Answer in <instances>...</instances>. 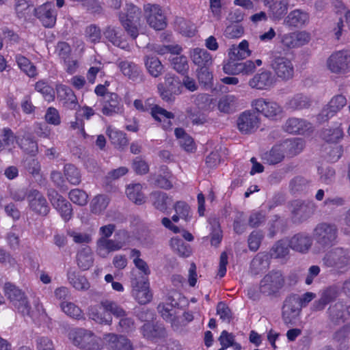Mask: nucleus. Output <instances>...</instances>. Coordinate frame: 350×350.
Wrapping results in <instances>:
<instances>
[{
    "instance_id": "nucleus-64",
    "label": "nucleus",
    "mask_w": 350,
    "mask_h": 350,
    "mask_svg": "<svg viewBox=\"0 0 350 350\" xmlns=\"http://www.w3.org/2000/svg\"><path fill=\"white\" fill-rule=\"evenodd\" d=\"M35 89L36 91L40 92L44 99L47 101H51L54 98L53 89L47 85L43 81H39L35 84Z\"/></svg>"
},
{
    "instance_id": "nucleus-51",
    "label": "nucleus",
    "mask_w": 350,
    "mask_h": 350,
    "mask_svg": "<svg viewBox=\"0 0 350 350\" xmlns=\"http://www.w3.org/2000/svg\"><path fill=\"white\" fill-rule=\"evenodd\" d=\"M172 250L181 257H188L191 254V250L188 244L178 237H173L170 241Z\"/></svg>"
},
{
    "instance_id": "nucleus-12",
    "label": "nucleus",
    "mask_w": 350,
    "mask_h": 350,
    "mask_svg": "<svg viewBox=\"0 0 350 350\" xmlns=\"http://www.w3.org/2000/svg\"><path fill=\"white\" fill-rule=\"evenodd\" d=\"M271 68L275 75L281 81H288L294 76V66L291 60L286 57H274L271 60Z\"/></svg>"
},
{
    "instance_id": "nucleus-4",
    "label": "nucleus",
    "mask_w": 350,
    "mask_h": 350,
    "mask_svg": "<svg viewBox=\"0 0 350 350\" xmlns=\"http://www.w3.org/2000/svg\"><path fill=\"white\" fill-rule=\"evenodd\" d=\"M141 10L133 4H126L125 12L120 14V21L127 33L135 38L138 36L140 20Z\"/></svg>"
},
{
    "instance_id": "nucleus-36",
    "label": "nucleus",
    "mask_w": 350,
    "mask_h": 350,
    "mask_svg": "<svg viewBox=\"0 0 350 350\" xmlns=\"http://www.w3.org/2000/svg\"><path fill=\"white\" fill-rule=\"evenodd\" d=\"M106 134L111 143L116 148H121L126 146L128 144V139L126 137V134L111 126H109L107 128Z\"/></svg>"
},
{
    "instance_id": "nucleus-28",
    "label": "nucleus",
    "mask_w": 350,
    "mask_h": 350,
    "mask_svg": "<svg viewBox=\"0 0 350 350\" xmlns=\"http://www.w3.org/2000/svg\"><path fill=\"white\" fill-rule=\"evenodd\" d=\"M88 314L90 319L97 323L108 325L112 323L113 318L103 308V300L99 304L90 306L88 308Z\"/></svg>"
},
{
    "instance_id": "nucleus-26",
    "label": "nucleus",
    "mask_w": 350,
    "mask_h": 350,
    "mask_svg": "<svg viewBox=\"0 0 350 350\" xmlns=\"http://www.w3.org/2000/svg\"><path fill=\"white\" fill-rule=\"evenodd\" d=\"M28 202L30 208L36 213L43 215L48 213L49 208L46 200L38 190L30 189Z\"/></svg>"
},
{
    "instance_id": "nucleus-45",
    "label": "nucleus",
    "mask_w": 350,
    "mask_h": 350,
    "mask_svg": "<svg viewBox=\"0 0 350 350\" xmlns=\"http://www.w3.org/2000/svg\"><path fill=\"white\" fill-rule=\"evenodd\" d=\"M103 306L108 311V314L117 319L124 317L127 312L118 302L111 299L103 300Z\"/></svg>"
},
{
    "instance_id": "nucleus-54",
    "label": "nucleus",
    "mask_w": 350,
    "mask_h": 350,
    "mask_svg": "<svg viewBox=\"0 0 350 350\" xmlns=\"http://www.w3.org/2000/svg\"><path fill=\"white\" fill-rule=\"evenodd\" d=\"M16 141V136L9 128L0 129V150L13 146Z\"/></svg>"
},
{
    "instance_id": "nucleus-59",
    "label": "nucleus",
    "mask_w": 350,
    "mask_h": 350,
    "mask_svg": "<svg viewBox=\"0 0 350 350\" xmlns=\"http://www.w3.org/2000/svg\"><path fill=\"white\" fill-rule=\"evenodd\" d=\"M135 329L134 319L132 317H128V313L124 317L119 318L118 325V331L123 333H131Z\"/></svg>"
},
{
    "instance_id": "nucleus-5",
    "label": "nucleus",
    "mask_w": 350,
    "mask_h": 350,
    "mask_svg": "<svg viewBox=\"0 0 350 350\" xmlns=\"http://www.w3.org/2000/svg\"><path fill=\"white\" fill-rule=\"evenodd\" d=\"M312 234L317 244L325 248L335 244L338 229L334 224L322 222L315 226Z\"/></svg>"
},
{
    "instance_id": "nucleus-48",
    "label": "nucleus",
    "mask_w": 350,
    "mask_h": 350,
    "mask_svg": "<svg viewBox=\"0 0 350 350\" xmlns=\"http://www.w3.org/2000/svg\"><path fill=\"white\" fill-rule=\"evenodd\" d=\"M109 202V198L105 195H98L91 201L90 209L94 214L102 213L107 207Z\"/></svg>"
},
{
    "instance_id": "nucleus-22",
    "label": "nucleus",
    "mask_w": 350,
    "mask_h": 350,
    "mask_svg": "<svg viewBox=\"0 0 350 350\" xmlns=\"http://www.w3.org/2000/svg\"><path fill=\"white\" fill-rule=\"evenodd\" d=\"M310 40V33L302 31L288 33L283 35L281 42L284 46L288 49H293L308 44Z\"/></svg>"
},
{
    "instance_id": "nucleus-34",
    "label": "nucleus",
    "mask_w": 350,
    "mask_h": 350,
    "mask_svg": "<svg viewBox=\"0 0 350 350\" xmlns=\"http://www.w3.org/2000/svg\"><path fill=\"white\" fill-rule=\"evenodd\" d=\"M57 96L63 101V105L67 109L73 110L79 107L76 96L73 91L65 86L61 85L57 89Z\"/></svg>"
},
{
    "instance_id": "nucleus-25",
    "label": "nucleus",
    "mask_w": 350,
    "mask_h": 350,
    "mask_svg": "<svg viewBox=\"0 0 350 350\" xmlns=\"http://www.w3.org/2000/svg\"><path fill=\"white\" fill-rule=\"evenodd\" d=\"M274 83V77L269 70H262L256 74L248 82L252 88L261 90L270 89Z\"/></svg>"
},
{
    "instance_id": "nucleus-31",
    "label": "nucleus",
    "mask_w": 350,
    "mask_h": 350,
    "mask_svg": "<svg viewBox=\"0 0 350 350\" xmlns=\"http://www.w3.org/2000/svg\"><path fill=\"white\" fill-rule=\"evenodd\" d=\"M347 104V99L342 95L334 96L329 103L323 108L321 116L326 120L333 117L336 113L340 111Z\"/></svg>"
},
{
    "instance_id": "nucleus-29",
    "label": "nucleus",
    "mask_w": 350,
    "mask_h": 350,
    "mask_svg": "<svg viewBox=\"0 0 350 350\" xmlns=\"http://www.w3.org/2000/svg\"><path fill=\"white\" fill-rule=\"evenodd\" d=\"M284 130L293 134H305L312 131V124L304 119L291 118L284 126Z\"/></svg>"
},
{
    "instance_id": "nucleus-52",
    "label": "nucleus",
    "mask_w": 350,
    "mask_h": 350,
    "mask_svg": "<svg viewBox=\"0 0 350 350\" xmlns=\"http://www.w3.org/2000/svg\"><path fill=\"white\" fill-rule=\"evenodd\" d=\"M62 310L68 317L75 319H81L83 317L81 309L72 302L62 301L60 304Z\"/></svg>"
},
{
    "instance_id": "nucleus-16",
    "label": "nucleus",
    "mask_w": 350,
    "mask_h": 350,
    "mask_svg": "<svg viewBox=\"0 0 350 350\" xmlns=\"http://www.w3.org/2000/svg\"><path fill=\"white\" fill-rule=\"evenodd\" d=\"M301 309L297 304L294 297L288 296L284 301L282 311V318L285 325L293 326L301 314Z\"/></svg>"
},
{
    "instance_id": "nucleus-43",
    "label": "nucleus",
    "mask_w": 350,
    "mask_h": 350,
    "mask_svg": "<svg viewBox=\"0 0 350 350\" xmlns=\"http://www.w3.org/2000/svg\"><path fill=\"white\" fill-rule=\"evenodd\" d=\"M310 105L311 101L308 96L301 94L294 95L286 102V107L293 110H299L308 108Z\"/></svg>"
},
{
    "instance_id": "nucleus-14",
    "label": "nucleus",
    "mask_w": 350,
    "mask_h": 350,
    "mask_svg": "<svg viewBox=\"0 0 350 350\" xmlns=\"http://www.w3.org/2000/svg\"><path fill=\"white\" fill-rule=\"evenodd\" d=\"M101 112L106 116H113L124 111L121 98L116 93L107 92L100 100Z\"/></svg>"
},
{
    "instance_id": "nucleus-46",
    "label": "nucleus",
    "mask_w": 350,
    "mask_h": 350,
    "mask_svg": "<svg viewBox=\"0 0 350 350\" xmlns=\"http://www.w3.org/2000/svg\"><path fill=\"white\" fill-rule=\"evenodd\" d=\"M16 63L20 69L29 77H35L38 75L36 67L25 56L16 55Z\"/></svg>"
},
{
    "instance_id": "nucleus-35",
    "label": "nucleus",
    "mask_w": 350,
    "mask_h": 350,
    "mask_svg": "<svg viewBox=\"0 0 350 350\" xmlns=\"http://www.w3.org/2000/svg\"><path fill=\"white\" fill-rule=\"evenodd\" d=\"M141 332L144 337L151 340L163 338L165 336V329L163 326L151 323H145L141 328Z\"/></svg>"
},
{
    "instance_id": "nucleus-11",
    "label": "nucleus",
    "mask_w": 350,
    "mask_h": 350,
    "mask_svg": "<svg viewBox=\"0 0 350 350\" xmlns=\"http://www.w3.org/2000/svg\"><path fill=\"white\" fill-rule=\"evenodd\" d=\"M144 14L147 23L156 30L163 29L166 26L165 16L161 8L157 4L144 5Z\"/></svg>"
},
{
    "instance_id": "nucleus-44",
    "label": "nucleus",
    "mask_w": 350,
    "mask_h": 350,
    "mask_svg": "<svg viewBox=\"0 0 350 350\" xmlns=\"http://www.w3.org/2000/svg\"><path fill=\"white\" fill-rule=\"evenodd\" d=\"M145 66L148 73L153 77H159L163 72V66L161 61L155 57L146 56Z\"/></svg>"
},
{
    "instance_id": "nucleus-33",
    "label": "nucleus",
    "mask_w": 350,
    "mask_h": 350,
    "mask_svg": "<svg viewBox=\"0 0 350 350\" xmlns=\"http://www.w3.org/2000/svg\"><path fill=\"white\" fill-rule=\"evenodd\" d=\"M152 116L155 120L161 123L163 129H171L172 120L174 118V115L172 112L166 111L159 105H154L152 108Z\"/></svg>"
},
{
    "instance_id": "nucleus-62",
    "label": "nucleus",
    "mask_w": 350,
    "mask_h": 350,
    "mask_svg": "<svg viewBox=\"0 0 350 350\" xmlns=\"http://www.w3.org/2000/svg\"><path fill=\"white\" fill-rule=\"evenodd\" d=\"M85 38L88 42L91 43L99 42L101 38L100 28L95 25L88 26L85 29Z\"/></svg>"
},
{
    "instance_id": "nucleus-38",
    "label": "nucleus",
    "mask_w": 350,
    "mask_h": 350,
    "mask_svg": "<svg viewBox=\"0 0 350 350\" xmlns=\"http://www.w3.org/2000/svg\"><path fill=\"white\" fill-rule=\"evenodd\" d=\"M251 55L249 49V43L247 40H242L237 46H233L229 51V56L231 60L237 61L244 59Z\"/></svg>"
},
{
    "instance_id": "nucleus-18",
    "label": "nucleus",
    "mask_w": 350,
    "mask_h": 350,
    "mask_svg": "<svg viewBox=\"0 0 350 350\" xmlns=\"http://www.w3.org/2000/svg\"><path fill=\"white\" fill-rule=\"evenodd\" d=\"M260 125V118L258 115L251 111L241 113L237 119L238 129L244 134L255 131Z\"/></svg>"
},
{
    "instance_id": "nucleus-40",
    "label": "nucleus",
    "mask_w": 350,
    "mask_h": 350,
    "mask_svg": "<svg viewBox=\"0 0 350 350\" xmlns=\"http://www.w3.org/2000/svg\"><path fill=\"white\" fill-rule=\"evenodd\" d=\"M285 154L280 144L274 146L269 151L262 154V160L270 165L280 163L284 158Z\"/></svg>"
},
{
    "instance_id": "nucleus-50",
    "label": "nucleus",
    "mask_w": 350,
    "mask_h": 350,
    "mask_svg": "<svg viewBox=\"0 0 350 350\" xmlns=\"http://www.w3.org/2000/svg\"><path fill=\"white\" fill-rule=\"evenodd\" d=\"M319 181L325 185L333 183L336 178L335 170L328 165H322L318 168Z\"/></svg>"
},
{
    "instance_id": "nucleus-10",
    "label": "nucleus",
    "mask_w": 350,
    "mask_h": 350,
    "mask_svg": "<svg viewBox=\"0 0 350 350\" xmlns=\"http://www.w3.org/2000/svg\"><path fill=\"white\" fill-rule=\"evenodd\" d=\"M327 68L333 73H346L350 70V51H338L332 53L327 60Z\"/></svg>"
},
{
    "instance_id": "nucleus-3",
    "label": "nucleus",
    "mask_w": 350,
    "mask_h": 350,
    "mask_svg": "<svg viewBox=\"0 0 350 350\" xmlns=\"http://www.w3.org/2000/svg\"><path fill=\"white\" fill-rule=\"evenodd\" d=\"M72 344L83 350H100L102 348L100 337L93 332L83 328H76L68 334Z\"/></svg>"
},
{
    "instance_id": "nucleus-53",
    "label": "nucleus",
    "mask_w": 350,
    "mask_h": 350,
    "mask_svg": "<svg viewBox=\"0 0 350 350\" xmlns=\"http://www.w3.org/2000/svg\"><path fill=\"white\" fill-rule=\"evenodd\" d=\"M64 173L66 180L70 184L77 185L81 183L80 172L75 165L71 164L65 165Z\"/></svg>"
},
{
    "instance_id": "nucleus-1",
    "label": "nucleus",
    "mask_w": 350,
    "mask_h": 350,
    "mask_svg": "<svg viewBox=\"0 0 350 350\" xmlns=\"http://www.w3.org/2000/svg\"><path fill=\"white\" fill-rule=\"evenodd\" d=\"M3 291L14 310L23 317L35 319L43 312L42 306L39 302L35 303V310H31L25 292L15 284L9 282H5Z\"/></svg>"
},
{
    "instance_id": "nucleus-6",
    "label": "nucleus",
    "mask_w": 350,
    "mask_h": 350,
    "mask_svg": "<svg viewBox=\"0 0 350 350\" xmlns=\"http://www.w3.org/2000/svg\"><path fill=\"white\" fill-rule=\"evenodd\" d=\"M251 105L255 111L269 120H277L283 113L282 107L270 99L259 98L252 100Z\"/></svg>"
},
{
    "instance_id": "nucleus-60",
    "label": "nucleus",
    "mask_w": 350,
    "mask_h": 350,
    "mask_svg": "<svg viewBox=\"0 0 350 350\" xmlns=\"http://www.w3.org/2000/svg\"><path fill=\"white\" fill-rule=\"evenodd\" d=\"M236 103V98L232 95H228L220 98L218 103V109L221 112L228 113L233 111Z\"/></svg>"
},
{
    "instance_id": "nucleus-55",
    "label": "nucleus",
    "mask_w": 350,
    "mask_h": 350,
    "mask_svg": "<svg viewBox=\"0 0 350 350\" xmlns=\"http://www.w3.org/2000/svg\"><path fill=\"white\" fill-rule=\"evenodd\" d=\"M344 136L343 130L340 126L325 129L323 132V138L327 142L337 143Z\"/></svg>"
},
{
    "instance_id": "nucleus-37",
    "label": "nucleus",
    "mask_w": 350,
    "mask_h": 350,
    "mask_svg": "<svg viewBox=\"0 0 350 350\" xmlns=\"http://www.w3.org/2000/svg\"><path fill=\"white\" fill-rule=\"evenodd\" d=\"M67 276L70 284L76 290L85 291L90 288V282L85 276L80 273L69 271Z\"/></svg>"
},
{
    "instance_id": "nucleus-63",
    "label": "nucleus",
    "mask_w": 350,
    "mask_h": 350,
    "mask_svg": "<svg viewBox=\"0 0 350 350\" xmlns=\"http://www.w3.org/2000/svg\"><path fill=\"white\" fill-rule=\"evenodd\" d=\"M197 77L199 82L204 86H211L212 85L213 76L212 72L209 70V67L198 68Z\"/></svg>"
},
{
    "instance_id": "nucleus-24",
    "label": "nucleus",
    "mask_w": 350,
    "mask_h": 350,
    "mask_svg": "<svg viewBox=\"0 0 350 350\" xmlns=\"http://www.w3.org/2000/svg\"><path fill=\"white\" fill-rule=\"evenodd\" d=\"M312 245V239L307 233L299 232L288 239L289 247L295 252L302 254L308 253Z\"/></svg>"
},
{
    "instance_id": "nucleus-27",
    "label": "nucleus",
    "mask_w": 350,
    "mask_h": 350,
    "mask_svg": "<svg viewBox=\"0 0 350 350\" xmlns=\"http://www.w3.org/2000/svg\"><path fill=\"white\" fill-rule=\"evenodd\" d=\"M310 16L301 9L291 11L284 20V24L291 27L300 28L308 23Z\"/></svg>"
},
{
    "instance_id": "nucleus-15",
    "label": "nucleus",
    "mask_w": 350,
    "mask_h": 350,
    "mask_svg": "<svg viewBox=\"0 0 350 350\" xmlns=\"http://www.w3.org/2000/svg\"><path fill=\"white\" fill-rule=\"evenodd\" d=\"M263 4L268 8L269 18L275 23L282 20L289 9L288 0H263Z\"/></svg>"
},
{
    "instance_id": "nucleus-49",
    "label": "nucleus",
    "mask_w": 350,
    "mask_h": 350,
    "mask_svg": "<svg viewBox=\"0 0 350 350\" xmlns=\"http://www.w3.org/2000/svg\"><path fill=\"white\" fill-rule=\"evenodd\" d=\"M77 263L83 270L88 269L92 265L93 256L90 247H84L77 254Z\"/></svg>"
},
{
    "instance_id": "nucleus-39",
    "label": "nucleus",
    "mask_w": 350,
    "mask_h": 350,
    "mask_svg": "<svg viewBox=\"0 0 350 350\" xmlns=\"http://www.w3.org/2000/svg\"><path fill=\"white\" fill-rule=\"evenodd\" d=\"M284 153L293 157L299 154L304 148V142L300 139H288L280 144Z\"/></svg>"
},
{
    "instance_id": "nucleus-47",
    "label": "nucleus",
    "mask_w": 350,
    "mask_h": 350,
    "mask_svg": "<svg viewBox=\"0 0 350 350\" xmlns=\"http://www.w3.org/2000/svg\"><path fill=\"white\" fill-rule=\"evenodd\" d=\"M178 143L186 151L191 152L195 149L193 139L183 129L177 128L174 131Z\"/></svg>"
},
{
    "instance_id": "nucleus-58",
    "label": "nucleus",
    "mask_w": 350,
    "mask_h": 350,
    "mask_svg": "<svg viewBox=\"0 0 350 350\" xmlns=\"http://www.w3.org/2000/svg\"><path fill=\"white\" fill-rule=\"evenodd\" d=\"M262 65V60L258 59L254 62L252 60H247L244 62H241L238 64V72L240 74L250 75L254 72L256 70V66H260Z\"/></svg>"
},
{
    "instance_id": "nucleus-21",
    "label": "nucleus",
    "mask_w": 350,
    "mask_h": 350,
    "mask_svg": "<svg viewBox=\"0 0 350 350\" xmlns=\"http://www.w3.org/2000/svg\"><path fill=\"white\" fill-rule=\"evenodd\" d=\"M327 312L332 321L343 323L350 319V306L344 301H338L329 307Z\"/></svg>"
},
{
    "instance_id": "nucleus-23",
    "label": "nucleus",
    "mask_w": 350,
    "mask_h": 350,
    "mask_svg": "<svg viewBox=\"0 0 350 350\" xmlns=\"http://www.w3.org/2000/svg\"><path fill=\"white\" fill-rule=\"evenodd\" d=\"M125 241H117L105 237H100L96 241V252L102 258H106L109 253L121 250Z\"/></svg>"
},
{
    "instance_id": "nucleus-41",
    "label": "nucleus",
    "mask_w": 350,
    "mask_h": 350,
    "mask_svg": "<svg viewBox=\"0 0 350 350\" xmlns=\"http://www.w3.org/2000/svg\"><path fill=\"white\" fill-rule=\"evenodd\" d=\"M103 34L113 45L122 49L125 47L126 43L122 39V31L120 28L109 26L105 29Z\"/></svg>"
},
{
    "instance_id": "nucleus-61",
    "label": "nucleus",
    "mask_w": 350,
    "mask_h": 350,
    "mask_svg": "<svg viewBox=\"0 0 350 350\" xmlns=\"http://www.w3.org/2000/svg\"><path fill=\"white\" fill-rule=\"evenodd\" d=\"M288 240H280L272 247L271 254L275 258L284 257L288 254Z\"/></svg>"
},
{
    "instance_id": "nucleus-8",
    "label": "nucleus",
    "mask_w": 350,
    "mask_h": 350,
    "mask_svg": "<svg viewBox=\"0 0 350 350\" xmlns=\"http://www.w3.org/2000/svg\"><path fill=\"white\" fill-rule=\"evenodd\" d=\"M174 301V299L168 296L165 301L160 303L158 305L157 310L161 317L171 323L172 326L178 328L180 324L179 314L180 309L178 307V304Z\"/></svg>"
},
{
    "instance_id": "nucleus-32",
    "label": "nucleus",
    "mask_w": 350,
    "mask_h": 350,
    "mask_svg": "<svg viewBox=\"0 0 350 350\" xmlns=\"http://www.w3.org/2000/svg\"><path fill=\"white\" fill-rule=\"evenodd\" d=\"M117 66L122 75L129 79L136 81L140 77V68L134 62L119 59L117 61Z\"/></svg>"
},
{
    "instance_id": "nucleus-42",
    "label": "nucleus",
    "mask_w": 350,
    "mask_h": 350,
    "mask_svg": "<svg viewBox=\"0 0 350 350\" xmlns=\"http://www.w3.org/2000/svg\"><path fill=\"white\" fill-rule=\"evenodd\" d=\"M142 186L139 183L130 184L126 189V194L129 199L137 204L145 202V197L142 192Z\"/></svg>"
},
{
    "instance_id": "nucleus-17",
    "label": "nucleus",
    "mask_w": 350,
    "mask_h": 350,
    "mask_svg": "<svg viewBox=\"0 0 350 350\" xmlns=\"http://www.w3.org/2000/svg\"><path fill=\"white\" fill-rule=\"evenodd\" d=\"M48 195L51 204L60 214L64 221H69L72 217V208L70 203L55 190L50 191Z\"/></svg>"
},
{
    "instance_id": "nucleus-2",
    "label": "nucleus",
    "mask_w": 350,
    "mask_h": 350,
    "mask_svg": "<svg viewBox=\"0 0 350 350\" xmlns=\"http://www.w3.org/2000/svg\"><path fill=\"white\" fill-rule=\"evenodd\" d=\"M324 267L343 273L350 269V250L342 247L327 251L322 258Z\"/></svg>"
},
{
    "instance_id": "nucleus-9",
    "label": "nucleus",
    "mask_w": 350,
    "mask_h": 350,
    "mask_svg": "<svg viewBox=\"0 0 350 350\" xmlns=\"http://www.w3.org/2000/svg\"><path fill=\"white\" fill-rule=\"evenodd\" d=\"M284 284V278L280 271H271L261 280L259 290L261 293L271 295L278 293Z\"/></svg>"
},
{
    "instance_id": "nucleus-30",
    "label": "nucleus",
    "mask_w": 350,
    "mask_h": 350,
    "mask_svg": "<svg viewBox=\"0 0 350 350\" xmlns=\"http://www.w3.org/2000/svg\"><path fill=\"white\" fill-rule=\"evenodd\" d=\"M192 62L199 68L210 67L213 64V57L206 49L194 48L189 53Z\"/></svg>"
},
{
    "instance_id": "nucleus-57",
    "label": "nucleus",
    "mask_w": 350,
    "mask_h": 350,
    "mask_svg": "<svg viewBox=\"0 0 350 350\" xmlns=\"http://www.w3.org/2000/svg\"><path fill=\"white\" fill-rule=\"evenodd\" d=\"M68 198L74 204L85 206L88 202V195L79 189H73L68 193Z\"/></svg>"
},
{
    "instance_id": "nucleus-13",
    "label": "nucleus",
    "mask_w": 350,
    "mask_h": 350,
    "mask_svg": "<svg viewBox=\"0 0 350 350\" xmlns=\"http://www.w3.org/2000/svg\"><path fill=\"white\" fill-rule=\"evenodd\" d=\"M34 16L46 28H53L56 23L57 13L52 2H46L34 9Z\"/></svg>"
},
{
    "instance_id": "nucleus-19",
    "label": "nucleus",
    "mask_w": 350,
    "mask_h": 350,
    "mask_svg": "<svg viewBox=\"0 0 350 350\" xmlns=\"http://www.w3.org/2000/svg\"><path fill=\"white\" fill-rule=\"evenodd\" d=\"M103 340L108 350H134L131 340L124 335L107 333Z\"/></svg>"
},
{
    "instance_id": "nucleus-7",
    "label": "nucleus",
    "mask_w": 350,
    "mask_h": 350,
    "mask_svg": "<svg viewBox=\"0 0 350 350\" xmlns=\"http://www.w3.org/2000/svg\"><path fill=\"white\" fill-rule=\"evenodd\" d=\"M131 285L132 296L139 304H146L151 301L152 295L150 291L147 278L144 276L137 278L135 274V271H133Z\"/></svg>"
},
{
    "instance_id": "nucleus-56",
    "label": "nucleus",
    "mask_w": 350,
    "mask_h": 350,
    "mask_svg": "<svg viewBox=\"0 0 350 350\" xmlns=\"http://www.w3.org/2000/svg\"><path fill=\"white\" fill-rule=\"evenodd\" d=\"M172 176L166 167L161 169V173L155 179V184L161 188L169 189L172 187Z\"/></svg>"
},
{
    "instance_id": "nucleus-20",
    "label": "nucleus",
    "mask_w": 350,
    "mask_h": 350,
    "mask_svg": "<svg viewBox=\"0 0 350 350\" xmlns=\"http://www.w3.org/2000/svg\"><path fill=\"white\" fill-rule=\"evenodd\" d=\"M316 205L313 202L295 200L291 205V213L295 219L303 221L310 217L316 211Z\"/></svg>"
}]
</instances>
